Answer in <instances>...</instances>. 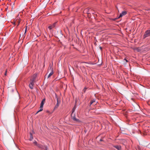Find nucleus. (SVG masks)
Instances as JSON below:
<instances>
[{"instance_id":"f257e3e1","label":"nucleus","mask_w":150,"mask_h":150,"mask_svg":"<svg viewBox=\"0 0 150 150\" xmlns=\"http://www.w3.org/2000/svg\"><path fill=\"white\" fill-rule=\"evenodd\" d=\"M33 144L37 146L38 148L42 150H47V147L46 146L42 145L40 144H38L37 142L35 141L33 142Z\"/></svg>"},{"instance_id":"412c9836","label":"nucleus","mask_w":150,"mask_h":150,"mask_svg":"<svg viewBox=\"0 0 150 150\" xmlns=\"http://www.w3.org/2000/svg\"><path fill=\"white\" fill-rule=\"evenodd\" d=\"M100 49H101V47H100Z\"/></svg>"},{"instance_id":"423d86ee","label":"nucleus","mask_w":150,"mask_h":150,"mask_svg":"<svg viewBox=\"0 0 150 150\" xmlns=\"http://www.w3.org/2000/svg\"><path fill=\"white\" fill-rule=\"evenodd\" d=\"M127 13V12L126 11H123L122 13L120 14L119 18H120L122 17V16L126 15Z\"/></svg>"},{"instance_id":"2eb2a0df","label":"nucleus","mask_w":150,"mask_h":150,"mask_svg":"<svg viewBox=\"0 0 150 150\" xmlns=\"http://www.w3.org/2000/svg\"><path fill=\"white\" fill-rule=\"evenodd\" d=\"M7 69L6 70L5 72L4 75L5 76H6L7 75Z\"/></svg>"},{"instance_id":"aec40b11","label":"nucleus","mask_w":150,"mask_h":150,"mask_svg":"<svg viewBox=\"0 0 150 150\" xmlns=\"http://www.w3.org/2000/svg\"><path fill=\"white\" fill-rule=\"evenodd\" d=\"M19 23H18V26L19 25Z\"/></svg>"},{"instance_id":"a211bd4d","label":"nucleus","mask_w":150,"mask_h":150,"mask_svg":"<svg viewBox=\"0 0 150 150\" xmlns=\"http://www.w3.org/2000/svg\"><path fill=\"white\" fill-rule=\"evenodd\" d=\"M100 141H102V139H100Z\"/></svg>"},{"instance_id":"20e7f679","label":"nucleus","mask_w":150,"mask_h":150,"mask_svg":"<svg viewBox=\"0 0 150 150\" xmlns=\"http://www.w3.org/2000/svg\"><path fill=\"white\" fill-rule=\"evenodd\" d=\"M71 116L72 119L74 121L76 122L79 121V119L76 118L75 114H73V113H72L71 114Z\"/></svg>"},{"instance_id":"dca6fc26","label":"nucleus","mask_w":150,"mask_h":150,"mask_svg":"<svg viewBox=\"0 0 150 150\" xmlns=\"http://www.w3.org/2000/svg\"><path fill=\"white\" fill-rule=\"evenodd\" d=\"M27 27H26L25 28V33H26V31H27Z\"/></svg>"},{"instance_id":"39448f33","label":"nucleus","mask_w":150,"mask_h":150,"mask_svg":"<svg viewBox=\"0 0 150 150\" xmlns=\"http://www.w3.org/2000/svg\"><path fill=\"white\" fill-rule=\"evenodd\" d=\"M60 103V102H59L58 100V98L57 99V103L56 105H55L54 108L53 109V110H54L56 109H57L59 106V105Z\"/></svg>"},{"instance_id":"1a4fd4ad","label":"nucleus","mask_w":150,"mask_h":150,"mask_svg":"<svg viewBox=\"0 0 150 150\" xmlns=\"http://www.w3.org/2000/svg\"><path fill=\"white\" fill-rule=\"evenodd\" d=\"M45 99H43L41 103L40 106H43V105H44V102H45Z\"/></svg>"},{"instance_id":"f8f14e48","label":"nucleus","mask_w":150,"mask_h":150,"mask_svg":"<svg viewBox=\"0 0 150 150\" xmlns=\"http://www.w3.org/2000/svg\"><path fill=\"white\" fill-rule=\"evenodd\" d=\"M33 135H32L31 133H30V141L32 140V139H33Z\"/></svg>"},{"instance_id":"9d476101","label":"nucleus","mask_w":150,"mask_h":150,"mask_svg":"<svg viewBox=\"0 0 150 150\" xmlns=\"http://www.w3.org/2000/svg\"><path fill=\"white\" fill-rule=\"evenodd\" d=\"M53 70L52 69L51 72L49 74L47 78H49L53 74Z\"/></svg>"},{"instance_id":"6ab92c4d","label":"nucleus","mask_w":150,"mask_h":150,"mask_svg":"<svg viewBox=\"0 0 150 150\" xmlns=\"http://www.w3.org/2000/svg\"><path fill=\"white\" fill-rule=\"evenodd\" d=\"M92 13L93 14H94V13H93V12H92Z\"/></svg>"},{"instance_id":"f03ea898","label":"nucleus","mask_w":150,"mask_h":150,"mask_svg":"<svg viewBox=\"0 0 150 150\" xmlns=\"http://www.w3.org/2000/svg\"><path fill=\"white\" fill-rule=\"evenodd\" d=\"M35 80V78L33 77L32 79H30V83L29 85L30 88L32 89L33 88V85Z\"/></svg>"},{"instance_id":"ddd939ff","label":"nucleus","mask_w":150,"mask_h":150,"mask_svg":"<svg viewBox=\"0 0 150 150\" xmlns=\"http://www.w3.org/2000/svg\"><path fill=\"white\" fill-rule=\"evenodd\" d=\"M95 102V99H93L92 100H91L90 102V105H92L93 103Z\"/></svg>"},{"instance_id":"4468645a","label":"nucleus","mask_w":150,"mask_h":150,"mask_svg":"<svg viewBox=\"0 0 150 150\" xmlns=\"http://www.w3.org/2000/svg\"><path fill=\"white\" fill-rule=\"evenodd\" d=\"M75 109V106H74V107L72 109V113H73L74 112V111Z\"/></svg>"},{"instance_id":"7ed1b4c3","label":"nucleus","mask_w":150,"mask_h":150,"mask_svg":"<svg viewBox=\"0 0 150 150\" xmlns=\"http://www.w3.org/2000/svg\"><path fill=\"white\" fill-rule=\"evenodd\" d=\"M149 36H150V30H147L145 32L144 35V38H145Z\"/></svg>"},{"instance_id":"f3484780","label":"nucleus","mask_w":150,"mask_h":150,"mask_svg":"<svg viewBox=\"0 0 150 150\" xmlns=\"http://www.w3.org/2000/svg\"><path fill=\"white\" fill-rule=\"evenodd\" d=\"M124 60H125V61L127 62L128 61L126 59H124Z\"/></svg>"},{"instance_id":"9b49d317","label":"nucleus","mask_w":150,"mask_h":150,"mask_svg":"<svg viewBox=\"0 0 150 150\" xmlns=\"http://www.w3.org/2000/svg\"><path fill=\"white\" fill-rule=\"evenodd\" d=\"M43 106H40V110H38V111H37V112L36 113V114H37L39 112L41 111H42L43 110Z\"/></svg>"},{"instance_id":"6e6552de","label":"nucleus","mask_w":150,"mask_h":150,"mask_svg":"<svg viewBox=\"0 0 150 150\" xmlns=\"http://www.w3.org/2000/svg\"><path fill=\"white\" fill-rule=\"evenodd\" d=\"M115 148L118 150H121V147L120 146L118 145H116L113 146Z\"/></svg>"},{"instance_id":"0eeeda50","label":"nucleus","mask_w":150,"mask_h":150,"mask_svg":"<svg viewBox=\"0 0 150 150\" xmlns=\"http://www.w3.org/2000/svg\"><path fill=\"white\" fill-rule=\"evenodd\" d=\"M56 23H53V24H52V25L48 27V28L50 29L51 30L53 28H54L55 27V25Z\"/></svg>"}]
</instances>
